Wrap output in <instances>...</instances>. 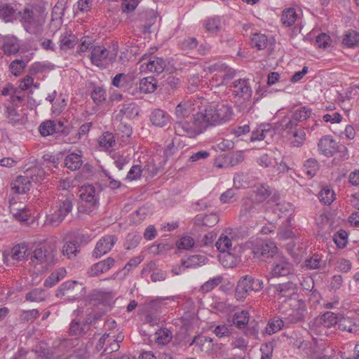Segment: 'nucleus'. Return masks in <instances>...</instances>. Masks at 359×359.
<instances>
[{"instance_id": "f257e3e1", "label": "nucleus", "mask_w": 359, "mask_h": 359, "mask_svg": "<svg viewBox=\"0 0 359 359\" xmlns=\"http://www.w3.org/2000/svg\"><path fill=\"white\" fill-rule=\"evenodd\" d=\"M20 21L26 32L36 34L41 32L46 22V8L39 4L26 6L19 12Z\"/></svg>"}, {"instance_id": "f03ea898", "label": "nucleus", "mask_w": 359, "mask_h": 359, "mask_svg": "<svg viewBox=\"0 0 359 359\" xmlns=\"http://www.w3.org/2000/svg\"><path fill=\"white\" fill-rule=\"evenodd\" d=\"M199 114L202 116L207 129L209 126L222 124L230 121L233 115V110L227 104H219L208 106Z\"/></svg>"}, {"instance_id": "7ed1b4c3", "label": "nucleus", "mask_w": 359, "mask_h": 359, "mask_svg": "<svg viewBox=\"0 0 359 359\" xmlns=\"http://www.w3.org/2000/svg\"><path fill=\"white\" fill-rule=\"evenodd\" d=\"M174 128L176 134L189 137H194L206 130L203 117L199 112L194 115L192 121L177 120Z\"/></svg>"}, {"instance_id": "20e7f679", "label": "nucleus", "mask_w": 359, "mask_h": 359, "mask_svg": "<svg viewBox=\"0 0 359 359\" xmlns=\"http://www.w3.org/2000/svg\"><path fill=\"white\" fill-rule=\"evenodd\" d=\"M263 286L262 280L249 275L244 276L240 278L237 283L235 297L238 301H243L249 295L250 292H259L262 290Z\"/></svg>"}, {"instance_id": "39448f33", "label": "nucleus", "mask_w": 359, "mask_h": 359, "mask_svg": "<svg viewBox=\"0 0 359 359\" xmlns=\"http://www.w3.org/2000/svg\"><path fill=\"white\" fill-rule=\"evenodd\" d=\"M74 196L67 191L65 194H60L56 203L55 210L50 215L49 222L51 224H57L62 222L73 208Z\"/></svg>"}, {"instance_id": "423d86ee", "label": "nucleus", "mask_w": 359, "mask_h": 359, "mask_svg": "<svg viewBox=\"0 0 359 359\" xmlns=\"http://www.w3.org/2000/svg\"><path fill=\"white\" fill-rule=\"evenodd\" d=\"M30 263L34 266H40L43 269H48L55 264V253L53 250H48L44 246H37L30 250Z\"/></svg>"}, {"instance_id": "0eeeda50", "label": "nucleus", "mask_w": 359, "mask_h": 359, "mask_svg": "<svg viewBox=\"0 0 359 359\" xmlns=\"http://www.w3.org/2000/svg\"><path fill=\"white\" fill-rule=\"evenodd\" d=\"M263 205L255 201L250 196L242 200V204L239 212V219L243 222H249L257 219L262 212Z\"/></svg>"}, {"instance_id": "6e6552de", "label": "nucleus", "mask_w": 359, "mask_h": 359, "mask_svg": "<svg viewBox=\"0 0 359 359\" xmlns=\"http://www.w3.org/2000/svg\"><path fill=\"white\" fill-rule=\"evenodd\" d=\"M295 279H290V281L279 283L274 285V294L278 299L285 298V301L290 302L299 299L298 294V286L294 282Z\"/></svg>"}, {"instance_id": "1a4fd4ad", "label": "nucleus", "mask_w": 359, "mask_h": 359, "mask_svg": "<svg viewBox=\"0 0 359 359\" xmlns=\"http://www.w3.org/2000/svg\"><path fill=\"white\" fill-rule=\"evenodd\" d=\"M294 271L293 264L287 258L280 257L273 261L269 275L271 278L290 276V279H296Z\"/></svg>"}, {"instance_id": "9d476101", "label": "nucleus", "mask_w": 359, "mask_h": 359, "mask_svg": "<svg viewBox=\"0 0 359 359\" xmlns=\"http://www.w3.org/2000/svg\"><path fill=\"white\" fill-rule=\"evenodd\" d=\"M193 344H195L202 352H204L212 358L217 357L218 351L223 346L222 344L213 343L212 338L203 335L195 337L190 343V346Z\"/></svg>"}, {"instance_id": "9b49d317", "label": "nucleus", "mask_w": 359, "mask_h": 359, "mask_svg": "<svg viewBox=\"0 0 359 359\" xmlns=\"http://www.w3.org/2000/svg\"><path fill=\"white\" fill-rule=\"evenodd\" d=\"M249 244L250 245L252 253L257 257L260 256L265 257H273L277 250L275 243L271 241L256 239Z\"/></svg>"}, {"instance_id": "f8f14e48", "label": "nucleus", "mask_w": 359, "mask_h": 359, "mask_svg": "<svg viewBox=\"0 0 359 359\" xmlns=\"http://www.w3.org/2000/svg\"><path fill=\"white\" fill-rule=\"evenodd\" d=\"M292 311L285 318L286 325L294 324L304 320L307 314L305 301L302 299L289 303Z\"/></svg>"}, {"instance_id": "ddd939ff", "label": "nucleus", "mask_w": 359, "mask_h": 359, "mask_svg": "<svg viewBox=\"0 0 359 359\" xmlns=\"http://www.w3.org/2000/svg\"><path fill=\"white\" fill-rule=\"evenodd\" d=\"M204 71L209 74H215L219 76L220 83H228L232 79L236 72L224 63L217 62L204 68Z\"/></svg>"}, {"instance_id": "4468645a", "label": "nucleus", "mask_w": 359, "mask_h": 359, "mask_svg": "<svg viewBox=\"0 0 359 359\" xmlns=\"http://www.w3.org/2000/svg\"><path fill=\"white\" fill-rule=\"evenodd\" d=\"M241 247L235 245L232 250L220 253L219 260L224 267L233 268L241 262Z\"/></svg>"}, {"instance_id": "2eb2a0df", "label": "nucleus", "mask_w": 359, "mask_h": 359, "mask_svg": "<svg viewBox=\"0 0 359 359\" xmlns=\"http://www.w3.org/2000/svg\"><path fill=\"white\" fill-rule=\"evenodd\" d=\"M116 237L112 235H107L102 237L97 243L93 252V256L99 258L109 252L116 243Z\"/></svg>"}, {"instance_id": "dca6fc26", "label": "nucleus", "mask_w": 359, "mask_h": 359, "mask_svg": "<svg viewBox=\"0 0 359 359\" xmlns=\"http://www.w3.org/2000/svg\"><path fill=\"white\" fill-rule=\"evenodd\" d=\"M30 254L28 244L22 243L12 248L8 254L4 257L5 262L26 260Z\"/></svg>"}, {"instance_id": "f3484780", "label": "nucleus", "mask_w": 359, "mask_h": 359, "mask_svg": "<svg viewBox=\"0 0 359 359\" xmlns=\"http://www.w3.org/2000/svg\"><path fill=\"white\" fill-rule=\"evenodd\" d=\"M142 276H146L150 274L152 282L163 281L166 279L167 273L165 271L158 269L155 262H149L142 270Z\"/></svg>"}, {"instance_id": "a211bd4d", "label": "nucleus", "mask_w": 359, "mask_h": 359, "mask_svg": "<svg viewBox=\"0 0 359 359\" xmlns=\"http://www.w3.org/2000/svg\"><path fill=\"white\" fill-rule=\"evenodd\" d=\"M79 194L81 199L88 203L90 208L95 209L98 207L99 199L93 186L90 184L82 186Z\"/></svg>"}, {"instance_id": "6ab92c4d", "label": "nucleus", "mask_w": 359, "mask_h": 359, "mask_svg": "<svg viewBox=\"0 0 359 359\" xmlns=\"http://www.w3.org/2000/svg\"><path fill=\"white\" fill-rule=\"evenodd\" d=\"M194 100L188 98L181 101L176 107L175 116L177 120H184L189 117L194 111Z\"/></svg>"}, {"instance_id": "aec40b11", "label": "nucleus", "mask_w": 359, "mask_h": 359, "mask_svg": "<svg viewBox=\"0 0 359 359\" xmlns=\"http://www.w3.org/2000/svg\"><path fill=\"white\" fill-rule=\"evenodd\" d=\"M338 329L342 332L359 334V320L349 316H342L339 319Z\"/></svg>"}, {"instance_id": "412c9836", "label": "nucleus", "mask_w": 359, "mask_h": 359, "mask_svg": "<svg viewBox=\"0 0 359 359\" xmlns=\"http://www.w3.org/2000/svg\"><path fill=\"white\" fill-rule=\"evenodd\" d=\"M115 263L112 257H108L104 260L100 261L92 265L88 270V274L90 277L97 276L109 271Z\"/></svg>"}, {"instance_id": "4be33fe9", "label": "nucleus", "mask_w": 359, "mask_h": 359, "mask_svg": "<svg viewBox=\"0 0 359 359\" xmlns=\"http://www.w3.org/2000/svg\"><path fill=\"white\" fill-rule=\"evenodd\" d=\"M233 91L236 96L250 99L252 96V90L248 79H238L233 82Z\"/></svg>"}, {"instance_id": "5701e85b", "label": "nucleus", "mask_w": 359, "mask_h": 359, "mask_svg": "<svg viewBox=\"0 0 359 359\" xmlns=\"http://www.w3.org/2000/svg\"><path fill=\"white\" fill-rule=\"evenodd\" d=\"M81 285L77 281H67L62 283L57 290L56 296L63 297L67 296L70 298H75L78 294L76 293V287H81Z\"/></svg>"}, {"instance_id": "b1692460", "label": "nucleus", "mask_w": 359, "mask_h": 359, "mask_svg": "<svg viewBox=\"0 0 359 359\" xmlns=\"http://www.w3.org/2000/svg\"><path fill=\"white\" fill-rule=\"evenodd\" d=\"M77 43L76 36L71 30L65 29L60 34L58 44L62 50H67L75 46Z\"/></svg>"}, {"instance_id": "393cba45", "label": "nucleus", "mask_w": 359, "mask_h": 359, "mask_svg": "<svg viewBox=\"0 0 359 359\" xmlns=\"http://www.w3.org/2000/svg\"><path fill=\"white\" fill-rule=\"evenodd\" d=\"M31 187V182L28 177L18 176L11 183V189L15 194H22L27 193Z\"/></svg>"}, {"instance_id": "a878e982", "label": "nucleus", "mask_w": 359, "mask_h": 359, "mask_svg": "<svg viewBox=\"0 0 359 359\" xmlns=\"http://www.w3.org/2000/svg\"><path fill=\"white\" fill-rule=\"evenodd\" d=\"M9 204L10 212L16 219L20 222H25L28 219L30 213L25 206L22 204H18L13 198L10 199Z\"/></svg>"}, {"instance_id": "bb28decb", "label": "nucleus", "mask_w": 359, "mask_h": 359, "mask_svg": "<svg viewBox=\"0 0 359 359\" xmlns=\"http://www.w3.org/2000/svg\"><path fill=\"white\" fill-rule=\"evenodd\" d=\"M108 55L109 50L102 46H98L93 48L90 58L93 65L100 67L107 59Z\"/></svg>"}, {"instance_id": "cd10ccee", "label": "nucleus", "mask_w": 359, "mask_h": 359, "mask_svg": "<svg viewBox=\"0 0 359 359\" xmlns=\"http://www.w3.org/2000/svg\"><path fill=\"white\" fill-rule=\"evenodd\" d=\"M336 142L330 136H325L321 138L318 142V147L320 152L326 156H332L336 151Z\"/></svg>"}, {"instance_id": "c85d7f7f", "label": "nucleus", "mask_w": 359, "mask_h": 359, "mask_svg": "<svg viewBox=\"0 0 359 359\" xmlns=\"http://www.w3.org/2000/svg\"><path fill=\"white\" fill-rule=\"evenodd\" d=\"M2 43V48L6 55H14L20 50L18 39L14 36H5Z\"/></svg>"}, {"instance_id": "c756f323", "label": "nucleus", "mask_w": 359, "mask_h": 359, "mask_svg": "<svg viewBox=\"0 0 359 359\" xmlns=\"http://www.w3.org/2000/svg\"><path fill=\"white\" fill-rule=\"evenodd\" d=\"M139 114V108L135 102H128L122 104L116 119L121 121L123 116L133 118Z\"/></svg>"}, {"instance_id": "7c9ffc66", "label": "nucleus", "mask_w": 359, "mask_h": 359, "mask_svg": "<svg viewBox=\"0 0 359 359\" xmlns=\"http://www.w3.org/2000/svg\"><path fill=\"white\" fill-rule=\"evenodd\" d=\"M271 194L269 186L266 184H261L256 187V189L250 194V196L253 197L255 201L259 202L261 205Z\"/></svg>"}, {"instance_id": "2f4dec72", "label": "nucleus", "mask_w": 359, "mask_h": 359, "mask_svg": "<svg viewBox=\"0 0 359 359\" xmlns=\"http://www.w3.org/2000/svg\"><path fill=\"white\" fill-rule=\"evenodd\" d=\"M150 121L153 125L162 128L169 122L170 116L165 111L156 109L151 114Z\"/></svg>"}, {"instance_id": "473e14b6", "label": "nucleus", "mask_w": 359, "mask_h": 359, "mask_svg": "<svg viewBox=\"0 0 359 359\" xmlns=\"http://www.w3.org/2000/svg\"><path fill=\"white\" fill-rule=\"evenodd\" d=\"M57 125L59 128L57 127V124L54 121H46L41 123L39 127V130L42 136L46 137L57 133L59 128H62L63 126L62 123L60 121L58 122Z\"/></svg>"}, {"instance_id": "72a5a7b5", "label": "nucleus", "mask_w": 359, "mask_h": 359, "mask_svg": "<svg viewBox=\"0 0 359 359\" xmlns=\"http://www.w3.org/2000/svg\"><path fill=\"white\" fill-rule=\"evenodd\" d=\"M207 257L201 255H196L189 257L187 259H182L181 264L184 268H196L205 264Z\"/></svg>"}, {"instance_id": "f704fd0d", "label": "nucleus", "mask_w": 359, "mask_h": 359, "mask_svg": "<svg viewBox=\"0 0 359 359\" xmlns=\"http://www.w3.org/2000/svg\"><path fill=\"white\" fill-rule=\"evenodd\" d=\"M166 67L165 61L161 57H152L146 63V68L150 72L160 74Z\"/></svg>"}, {"instance_id": "c9c22d12", "label": "nucleus", "mask_w": 359, "mask_h": 359, "mask_svg": "<svg viewBox=\"0 0 359 359\" xmlns=\"http://www.w3.org/2000/svg\"><path fill=\"white\" fill-rule=\"evenodd\" d=\"M157 88V81L153 76H147L140 81V90L143 93H151Z\"/></svg>"}, {"instance_id": "e433bc0d", "label": "nucleus", "mask_w": 359, "mask_h": 359, "mask_svg": "<svg viewBox=\"0 0 359 359\" xmlns=\"http://www.w3.org/2000/svg\"><path fill=\"white\" fill-rule=\"evenodd\" d=\"M82 163L81 156L76 153L68 154L65 159V166L72 171L79 169Z\"/></svg>"}, {"instance_id": "4c0bfd02", "label": "nucleus", "mask_w": 359, "mask_h": 359, "mask_svg": "<svg viewBox=\"0 0 359 359\" xmlns=\"http://www.w3.org/2000/svg\"><path fill=\"white\" fill-rule=\"evenodd\" d=\"M47 297L48 293L45 290L34 288L26 294L25 299L32 302H41L45 301Z\"/></svg>"}, {"instance_id": "58836bf2", "label": "nucleus", "mask_w": 359, "mask_h": 359, "mask_svg": "<svg viewBox=\"0 0 359 359\" xmlns=\"http://www.w3.org/2000/svg\"><path fill=\"white\" fill-rule=\"evenodd\" d=\"M250 319L249 313L247 311L236 312L232 317L233 325L239 329L244 328L248 323Z\"/></svg>"}, {"instance_id": "ea45409f", "label": "nucleus", "mask_w": 359, "mask_h": 359, "mask_svg": "<svg viewBox=\"0 0 359 359\" xmlns=\"http://www.w3.org/2000/svg\"><path fill=\"white\" fill-rule=\"evenodd\" d=\"M272 133L269 124L261 125L252 132L250 141H261L265 139L268 133Z\"/></svg>"}, {"instance_id": "a19ab883", "label": "nucleus", "mask_w": 359, "mask_h": 359, "mask_svg": "<svg viewBox=\"0 0 359 359\" xmlns=\"http://www.w3.org/2000/svg\"><path fill=\"white\" fill-rule=\"evenodd\" d=\"M16 10L10 4H2L0 5V18L5 22H12L15 18Z\"/></svg>"}, {"instance_id": "79ce46f5", "label": "nucleus", "mask_w": 359, "mask_h": 359, "mask_svg": "<svg viewBox=\"0 0 359 359\" xmlns=\"http://www.w3.org/2000/svg\"><path fill=\"white\" fill-rule=\"evenodd\" d=\"M285 324V320L284 321L278 317H275L269 320L265 331L268 334H274L280 330Z\"/></svg>"}, {"instance_id": "37998d69", "label": "nucleus", "mask_w": 359, "mask_h": 359, "mask_svg": "<svg viewBox=\"0 0 359 359\" xmlns=\"http://www.w3.org/2000/svg\"><path fill=\"white\" fill-rule=\"evenodd\" d=\"M297 18L296 11L293 8L285 9L282 13L281 21L285 27H291Z\"/></svg>"}, {"instance_id": "c03bdc74", "label": "nucleus", "mask_w": 359, "mask_h": 359, "mask_svg": "<svg viewBox=\"0 0 359 359\" xmlns=\"http://www.w3.org/2000/svg\"><path fill=\"white\" fill-rule=\"evenodd\" d=\"M25 176L28 177L29 180H32L34 182H39L44 178L45 171L39 166H33L27 168L25 171Z\"/></svg>"}, {"instance_id": "a18cd8bd", "label": "nucleus", "mask_w": 359, "mask_h": 359, "mask_svg": "<svg viewBox=\"0 0 359 359\" xmlns=\"http://www.w3.org/2000/svg\"><path fill=\"white\" fill-rule=\"evenodd\" d=\"M215 246L220 253L230 251L233 249V247H232L231 239L224 233H222L219 236V239L215 243Z\"/></svg>"}, {"instance_id": "49530a36", "label": "nucleus", "mask_w": 359, "mask_h": 359, "mask_svg": "<svg viewBox=\"0 0 359 359\" xmlns=\"http://www.w3.org/2000/svg\"><path fill=\"white\" fill-rule=\"evenodd\" d=\"M339 319L335 313L327 311L321 316L320 323L325 327L330 328L335 325H339Z\"/></svg>"}, {"instance_id": "de8ad7c7", "label": "nucleus", "mask_w": 359, "mask_h": 359, "mask_svg": "<svg viewBox=\"0 0 359 359\" xmlns=\"http://www.w3.org/2000/svg\"><path fill=\"white\" fill-rule=\"evenodd\" d=\"M79 252V245L76 241H67L62 247V254L69 259L75 257Z\"/></svg>"}, {"instance_id": "09e8293b", "label": "nucleus", "mask_w": 359, "mask_h": 359, "mask_svg": "<svg viewBox=\"0 0 359 359\" xmlns=\"http://www.w3.org/2000/svg\"><path fill=\"white\" fill-rule=\"evenodd\" d=\"M318 198L325 205H330L335 198V194L332 189L324 187L318 194Z\"/></svg>"}, {"instance_id": "8fccbe9b", "label": "nucleus", "mask_w": 359, "mask_h": 359, "mask_svg": "<svg viewBox=\"0 0 359 359\" xmlns=\"http://www.w3.org/2000/svg\"><path fill=\"white\" fill-rule=\"evenodd\" d=\"M91 98L96 104H102L107 98L106 90L101 86H94L91 92Z\"/></svg>"}, {"instance_id": "3c124183", "label": "nucleus", "mask_w": 359, "mask_h": 359, "mask_svg": "<svg viewBox=\"0 0 359 359\" xmlns=\"http://www.w3.org/2000/svg\"><path fill=\"white\" fill-rule=\"evenodd\" d=\"M267 43L268 39L265 34L255 33L251 37L252 46L258 50L264 49L267 46Z\"/></svg>"}, {"instance_id": "603ef678", "label": "nucleus", "mask_w": 359, "mask_h": 359, "mask_svg": "<svg viewBox=\"0 0 359 359\" xmlns=\"http://www.w3.org/2000/svg\"><path fill=\"white\" fill-rule=\"evenodd\" d=\"M4 115L8 123L13 125L16 124L20 120V114L18 112L17 108L13 106L6 105Z\"/></svg>"}, {"instance_id": "864d4df0", "label": "nucleus", "mask_w": 359, "mask_h": 359, "mask_svg": "<svg viewBox=\"0 0 359 359\" xmlns=\"http://www.w3.org/2000/svg\"><path fill=\"white\" fill-rule=\"evenodd\" d=\"M116 131L117 134L121 136L123 142L128 141L133 133L132 127L130 125L121 121L117 126Z\"/></svg>"}, {"instance_id": "5fc2aeb1", "label": "nucleus", "mask_w": 359, "mask_h": 359, "mask_svg": "<svg viewBox=\"0 0 359 359\" xmlns=\"http://www.w3.org/2000/svg\"><path fill=\"white\" fill-rule=\"evenodd\" d=\"M290 135H292L294 138V140L291 142L293 147H299L304 144L306 140V133L304 129L298 128Z\"/></svg>"}, {"instance_id": "6e6d98bb", "label": "nucleus", "mask_w": 359, "mask_h": 359, "mask_svg": "<svg viewBox=\"0 0 359 359\" xmlns=\"http://www.w3.org/2000/svg\"><path fill=\"white\" fill-rule=\"evenodd\" d=\"M156 334L157 335L156 342L159 344H167L171 341L172 338L171 332L165 328L159 329L156 332Z\"/></svg>"}, {"instance_id": "4d7b16f0", "label": "nucleus", "mask_w": 359, "mask_h": 359, "mask_svg": "<svg viewBox=\"0 0 359 359\" xmlns=\"http://www.w3.org/2000/svg\"><path fill=\"white\" fill-rule=\"evenodd\" d=\"M311 114V109L306 107H302L297 110H295L292 116L296 120L297 122H302L306 120L310 117Z\"/></svg>"}, {"instance_id": "13d9d810", "label": "nucleus", "mask_w": 359, "mask_h": 359, "mask_svg": "<svg viewBox=\"0 0 359 359\" xmlns=\"http://www.w3.org/2000/svg\"><path fill=\"white\" fill-rule=\"evenodd\" d=\"M25 99L24 93L22 90L14 91V94L10 97L9 106H13L15 108H18L22 105Z\"/></svg>"}, {"instance_id": "bf43d9fd", "label": "nucleus", "mask_w": 359, "mask_h": 359, "mask_svg": "<svg viewBox=\"0 0 359 359\" xmlns=\"http://www.w3.org/2000/svg\"><path fill=\"white\" fill-rule=\"evenodd\" d=\"M304 168V172L306 173V175L312 177L316 174V172L318 171V161L316 159L309 158L305 162Z\"/></svg>"}, {"instance_id": "052dcab7", "label": "nucleus", "mask_w": 359, "mask_h": 359, "mask_svg": "<svg viewBox=\"0 0 359 359\" xmlns=\"http://www.w3.org/2000/svg\"><path fill=\"white\" fill-rule=\"evenodd\" d=\"M222 280L223 278L221 276L214 277L203 283L201 287V290L204 292H210L215 287L219 285L222 283Z\"/></svg>"}, {"instance_id": "680f3d73", "label": "nucleus", "mask_w": 359, "mask_h": 359, "mask_svg": "<svg viewBox=\"0 0 359 359\" xmlns=\"http://www.w3.org/2000/svg\"><path fill=\"white\" fill-rule=\"evenodd\" d=\"M115 143V140L113 134L109 132L104 133L99 140V144L100 147L109 149Z\"/></svg>"}, {"instance_id": "e2e57ef3", "label": "nucleus", "mask_w": 359, "mask_h": 359, "mask_svg": "<svg viewBox=\"0 0 359 359\" xmlns=\"http://www.w3.org/2000/svg\"><path fill=\"white\" fill-rule=\"evenodd\" d=\"M359 41V34L355 31H351L346 33L343 39V43L348 47H352Z\"/></svg>"}, {"instance_id": "0e129e2a", "label": "nucleus", "mask_w": 359, "mask_h": 359, "mask_svg": "<svg viewBox=\"0 0 359 359\" xmlns=\"http://www.w3.org/2000/svg\"><path fill=\"white\" fill-rule=\"evenodd\" d=\"M207 31L211 33H217L221 29V21L219 18L208 19L205 22Z\"/></svg>"}, {"instance_id": "69168bd1", "label": "nucleus", "mask_w": 359, "mask_h": 359, "mask_svg": "<svg viewBox=\"0 0 359 359\" xmlns=\"http://www.w3.org/2000/svg\"><path fill=\"white\" fill-rule=\"evenodd\" d=\"M347 233L344 230H340L335 233L333 236V241L338 248H343L347 243Z\"/></svg>"}, {"instance_id": "338daca9", "label": "nucleus", "mask_w": 359, "mask_h": 359, "mask_svg": "<svg viewBox=\"0 0 359 359\" xmlns=\"http://www.w3.org/2000/svg\"><path fill=\"white\" fill-rule=\"evenodd\" d=\"M69 332L72 336H79L85 333V329L79 321L72 320L69 325Z\"/></svg>"}, {"instance_id": "774afa93", "label": "nucleus", "mask_w": 359, "mask_h": 359, "mask_svg": "<svg viewBox=\"0 0 359 359\" xmlns=\"http://www.w3.org/2000/svg\"><path fill=\"white\" fill-rule=\"evenodd\" d=\"M273 341L263 344L260 347V351L262 352L261 359H271L273 355Z\"/></svg>"}]
</instances>
